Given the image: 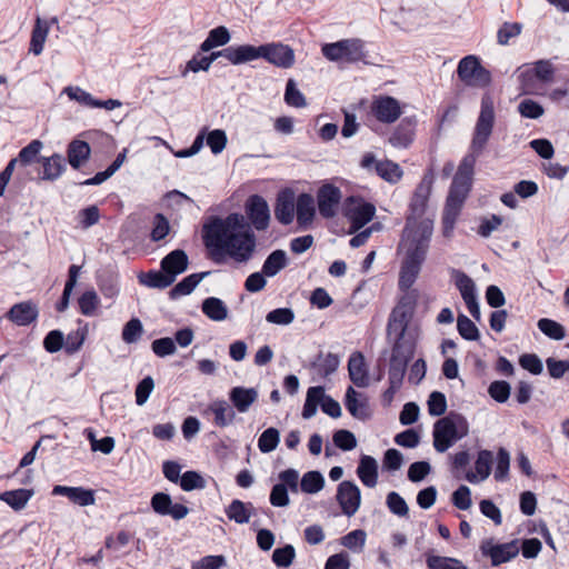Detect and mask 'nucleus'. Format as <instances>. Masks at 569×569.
I'll list each match as a JSON object with an SVG mask.
<instances>
[{
  "mask_svg": "<svg viewBox=\"0 0 569 569\" xmlns=\"http://www.w3.org/2000/svg\"><path fill=\"white\" fill-rule=\"evenodd\" d=\"M433 179L431 170L423 174L421 181L416 187L408 206V213L406 216V224L401 239L405 256L401 261L400 283L403 287H408L416 282L430 247L433 222L432 220L422 217L428 207Z\"/></svg>",
  "mask_w": 569,
  "mask_h": 569,
  "instance_id": "1",
  "label": "nucleus"
},
{
  "mask_svg": "<svg viewBox=\"0 0 569 569\" xmlns=\"http://www.w3.org/2000/svg\"><path fill=\"white\" fill-rule=\"evenodd\" d=\"M202 231L209 256L218 264L223 263L227 257L236 262H247L254 252L256 237L243 214L213 217Z\"/></svg>",
  "mask_w": 569,
  "mask_h": 569,
  "instance_id": "2",
  "label": "nucleus"
},
{
  "mask_svg": "<svg viewBox=\"0 0 569 569\" xmlns=\"http://www.w3.org/2000/svg\"><path fill=\"white\" fill-rule=\"evenodd\" d=\"M493 126V100L489 93H486L481 98L480 113L472 134L470 152L462 158L453 179L471 183L477 158L486 148L492 133Z\"/></svg>",
  "mask_w": 569,
  "mask_h": 569,
  "instance_id": "3",
  "label": "nucleus"
},
{
  "mask_svg": "<svg viewBox=\"0 0 569 569\" xmlns=\"http://www.w3.org/2000/svg\"><path fill=\"white\" fill-rule=\"evenodd\" d=\"M467 419L457 412H450L433 425V447L438 452L447 451L456 441L468 435Z\"/></svg>",
  "mask_w": 569,
  "mask_h": 569,
  "instance_id": "4",
  "label": "nucleus"
},
{
  "mask_svg": "<svg viewBox=\"0 0 569 569\" xmlns=\"http://www.w3.org/2000/svg\"><path fill=\"white\" fill-rule=\"evenodd\" d=\"M401 281V270L399 271L398 286L405 293L399 299L397 306L393 308L389 321H388V335L392 332L405 333L408 327V322L413 315L415 308L418 301V292L411 289L412 284L403 287Z\"/></svg>",
  "mask_w": 569,
  "mask_h": 569,
  "instance_id": "5",
  "label": "nucleus"
},
{
  "mask_svg": "<svg viewBox=\"0 0 569 569\" xmlns=\"http://www.w3.org/2000/svg\"><path fill=\"white\" fill-rule=\"evenodd\" d=\"M323 57L333 62L356 63L365 60V42L358 38L342 39L326 43L321 48Z\"/></svg>",
  "mask_w": 569,
  "mask_h": 569,
  "instance_id": "6",
  "label": "nucleus"
},
{
  "mask_svg": "<svg viewBox=\"0 0 569 569\" xmlns=\"http://www.w3.org/2000/svg\"><path fill=\"white\" fill-rule=\"evenodd\" d=\"M470 190L471 183L458 179L452 180L442 213V224L446 234L455 228Z\"/></svg>",
  "mask_w": 569,
  "mask_h": 569,
  "instance_id": "7",
  "label": "nucleus"
},
{
  "mask_svg": "<svg viewBox=\"0 0 569 569\" xmlns=\"http://www.w3.org/2000/svg\"><path fill=\"white\" fill-rule=\"evenodd\" d=\"M458 78L467 87L483 89L491 83V73L482 64L477 56L463 57L457 67Z\"/></svg>",
  "mask_w": 569,
  "mask_h": 569,
  "instance_id": "8",
  "label": "nucleus"
},
{
  "mask_svg": "<svg viewBox=\"0 0 569 569\" xmlns=\"http://www.w3.org/2000/svg\"><path fill=\"white\" fill-rule=\"evenodd\" d=\"M342 213L350 222V233H353L372 220L376 207L359 196H349L342 203Z\"/></svg>",
  "mask_w": 569,
  "mask_h": 569,
  "instance_id": "9",
  "label": "nucleus"
},
{
  "mask_svg": "<svg viewBox=\"0 0 569 569\" xmlns=\"http://www.w3.org/2000/svg\"><path fill=\"white\" fill-rule=\"evenodd\" d=\"M342 191L333 183L326 182L319 187L316 193L317 209L321 218H335L341 206Z\"/></svg>",
  "mask_w": 569,
  "mask_h": 569,
  "instance_id": "10",
  "label": "nucleus"
},
{
  "mask_svg": "<svg viewBox=\"0 0 569 569\" xmlns=\"http://www.w3.org/2000/svg\"><path fill=\"white\" fill-rule=\"evenodd\" d=\"M325 487V478L320 471L311 470L306 472L299 481V473L295 469H287V491L298 493L299 491L313 495Z\"/></svg>",
  "mask_w": 569,
  "mask_h": 569,
  "instance_id": "11",
  "label": "nucleus"
},
{
  "mask_svg": "<svg viewBox=\"0 0 569 569\" xmlns=\"http://www.w3.org/2000/svg\"><path fill=\"white\" fill-rule=\"evenodd\" d=\"M369 113L381 123L396 122L401 113L400 102L391 96H376L370 103Z\"/></svg>",
  "mask_w": 569,
  "mask_h": 569,
  "instance_id": "12",
  "label": "nucleus"
},
{
  "mask_svg": "<svg viewBox=\"0 0 569 569\" xmlns=\"http://www.w3.org/2000/svg\"><path fill=\"white\" fill-rule=\"evenodd\" d=\"M482 556L489 557L491 565L498 567L516 558L519 553L517 541L506 543H493L492 539H486L480 543Z\"/></svg>",
  "mask_w": 569,
  "mask_h": 569,
  "instance_id": "13",
  "label": "nucleus"
},
{
  "mask_svg": "<svg viewBox=\"0 0 569 569\" xmlns=\"http://www.w3.org/2000/svg\"><path fill=\"white\" fill-rule=\"evenodd\" d=\"M336 499L342 513L351 517L360 507L361 492L355 482L345 480L338 485Z\"/></svg>",
  "mask_w": 569,
  "mask_h": 569,
  "instance_id": "14",
  "label": "nucleus"
},
{
  "mask_svg": "<svg viewBox=\"0 0 569 569\" xmlns=\"http://www.w3.org/2000/svg\"><path fill=\"white\" fill-rule=\"evenodd\" d=\"M62 92L67 94L70 100L77 101L81 106L88 108H102L106 110H113L121 107L122 104L121 101L117 99H96L91 93L77 86H68L63 89Z\"/></svg>",
  "mask_w": 569,
  "mask_h": 569,
  "instance_id": "15",
  "label": "nucleus"
},
{
  "mask_svg": "<svg viewBox=\"0 0 569 569\" xmlns=\"http://www.w3.org/2000/svg\"><path fill=\"white\" fill-rule=\"evenodd\" d=\"M246 214L257 230L267 229L270 212L267 201L258 194L250 196L246 202Z\"/></svg>",
  "mask_w": 569,
  "mask_h": 569,
  "instance_id": "16",
  "label": "nucleus"
},
{
  "mask_svg": "<svg viewBox=\"0 0 569 569\" xmlns=\"http://www.w3.org/2000/svg\"><path fill=\"white\" fill-rule=\"evenodd\" d=\"M417 119L403 118L391 132L388 141L395 148H408L415 140Z\"/></svg>",
  "mask_w": 569,
  "mask_h": 569,
  "instance_id": "17",
  "label": "nucleus"
},
{
  "mask_svg": "<svg viewBox=\"0 0 569 569\" xmlns=\"http://www.w3.org/2000/svg\"><path fill=\"white\" fill-rule=\"evenodd\" d=\"M316 216L315 199L309 193H300L296 201V219L298 227L306 230L311 227Z\"/></svg>",
  "mask_w": 569,
  "mask_h": 569,
  "instance_id": "18",
  "label": "nucleus"
},
{
  "mask_svg": "<svg viewBox=\"0 0 569 569\" xmlns=\"http://www.w3.org/2000/svg\"><path fill=\"white\" fill-rule=\"evenodd\" d=\"M39 315L36 303L32 301H23L13 305L7 312V318L17 326H29Z\"/></svg>",
  "mask_w": 569,
  "mask_h": 569,
  "instance_id": "19",
  "label": "nucleus"
},
{
  "mask_svg": "<svg viewBox=\"0 0 569 569\" xmlns=\"http://www.w3.org/2000/svg\"><path fill=\"white\" fill-rule=\"evenodd\" d=\"M52 495L64 496L73 503L81 507L91 506L94 503V491L91 489H84L82 487H67L57 485L52 489Z\"/></svg>",
  "mask_w": 569,
  "mask_h": 569,
  "instance_id": "20",
  "label": "nucleus"
},
{
  "mask_svg": "<svg viewBox=\"0 0 569 569\" xmlns=\"http://www.w3.org/2000/svg\"><path fill=\"white\" fill-rule=\"evenodd\" d=\"M348 372L350 380L359 388L369 385L368 370L365 357L360 351L353 352L348 360Z\"/></svg>",
  "mask_w": 569,
  "mask_h": 569,
  "instance_id": "21",
  "label": "nucleus"
},
{
  "mask_svg": "<svg viewBox=\"0 0 569 569\" xmlns=\"http://www.w3.org/2000/svg\"><path fill=\"white\" fill-rule=\"evenodd\" d=\"M188 268V256L181 249H176L168 253L161 260V270L167 274L172 276L173 281L177 276L184 272Z\"/></svg>",
  "mask_w": 569,
  "mask_h": 569,
  "instance_id": "22",
  "label": "nucleus"
},
{
  "mask_svg": "<svg viewBox=\"0 0 569 569\" xmlns=\"http://www.w3.org/2000/svg\"><path fill=\"white\" fill-rule=\"evenodd\" d=\"M40 163L42 166L40 178L46 181H56L66 170V160L60 153L42 157Z\"/></svg>",
  "mask_w": 569,
  "mask_h": 569,
  "instance_id": "23",
  "label": "nucleus"
},
{
  "mask_svg": "<svg viewBox=\"0 0 569 569\" xmlns=\"http://www.w3.org/2000/svg\"><path fill=\"white\" fill-rule=\"evenodd\" d=\"M207 411L214 416L213 423L220 428L230 426L236 419L234 409L226 400L222 399L212 401L209 405Z\"/></svg>",
  "mask_w": 569,
  "mask_h": 569,
  "instance_id": "24",
  "label": "nucleus"
},
{
  "mask_svg": "<svg viewBox=\"0 0 569 569\" xmlns=\"http://www.w3.org/2000/svg\"><path fill=\"white\" fill-rule=\"evenodd\" d=\"M357 476L363 486L376 487L378 482V463L371 456L363 455L359 460Z\"/></svg>",
  "mask_w": 569,
  "mask_h": 569,
  "instance_id": "25",
  "label": "nucleus"
},
{
  "mask_svg": "<svg viewBox=\"0 0 569 569\" xmlns=\"http://www.w3.org/2000/svg\"><path fill=\"white\" fill-rule=\"evenodd\" d=\"M229 399L233 407L243 413L258 399V391L254 388L234 387L229 392Z\"/></svg>",
  "mask_w": 569,
  "mask_h": 569,
  "instance_id": "26",
  "label": "nucleus"
},
{
  "mask_svg": "<svg viewBox=\"0 0 569 569\" xmlns=\"http://www.w3.org/2000/svg\"><path fill=\"white\" fill-rule=\"evenodd\" d=\"M90 153V146L83 140H72L67 148L68 162L76 170L88 161Z\"/></svg>",
  "mask_w": 569,
  "mask_h": 569,
  "instance_id": "27",
  "label": "nucleus"
},
{
  "mask_svg": "<svg viewBox=\"0 0 569 569\" xmlns=\"http://www.w3.org/2000/svg\"><path fill=\"white\" fill-rule=\"evenodd\" d=\"M359 393L349 387L346 392L345 406L353 418L366 420L370 417L369 407L366 400H358Z\"/></svg>",
  "mask_w": 569,
  "mask_h": 569,
  "instance_id": "28",
  "label": "nucleus"
},
{
  "mask_svg": "<svg viewBox=\"0 0 569 569\" xmlns=\"http://www.w3.org/2000/svg\"><path fill=\"white\" fill-rule=\"evenodd\" d=\"M555 69L549 60H539L535 63L532 70H528L521 73L522 84L527 86V81L532 78H537L538 80L547 83L553 80Z\"/></svg>",
  "mask_w": 569,
  "mask_h": 569,
  "instance_id": "29",
  "label": "nucleus"
},
{
  "mask_svg": "<svg viewBox=\"0 0 569 569\" xmlns=\"http://www.w3.org/2000/svg\"><path fill=\"white\" fill-rule=\"evenodd\" d=\"M259 58V47L251 44L230 46V63L232 64H242Z\"/></svg>",
  "mask_w": 569,
  "mask_h": 569,
  "instance_id": "30",
  "label": "nucleus"
},
{
  "mask_svg": "<svg viewBox=\"0 0 569 569\" xmlns=\"http://www.w3.org/2000/svg\"><path fill=\"white\" fill-rule=\"evenodd\" d=\"M33 496L32 489H16L4 491L0 495V500L9 505L13 510H21Z\"/></svg>",
  "mask_w": 569,
  "mask_h": 569,
  "instance_id": "31",
  "label": "nucleus"
},
{
  "mask_svg": "<svg viewBox=\"0 0 569 569\" xmlns=\"http://www.w3.org/2000/svg\"><path fill=\"white\" fill-rule=\"evenodd\" d=\"M139 282L149 288L164 289L171 286L174 281L172 276L167 274L164 271L152 270L140 273Z\"/></svg>",
  "mask_w": 569,
  "mask_h": 569,
  "instance_id": "32",
  "label": "nucleus"
},
{
  "mask_svg": "<svg viewBox=\"0 0 569 569\" xmlns=\"http://www.w3.org/2000/svg\"><path fill=\"white\" fill-rule=\"evenodd\" d=\"M230 32L226 27H217L209 31L206 40L200 44V50L203 52H208L216 47L227 44L230 41Z\"/></svg>",
  "mask_w": 569,
  "mask_h": 569,
  "instance_id": "33",
  "label": "nucleus"
},
{
  "mask_svg": "<svg viewBox=\"0 0 569 569\" xmlns=\"http://www.w3.org/2000/svg\"><path fill=\"white\" fill-rule=\"evenodd\" d=\"M202 312L213 321H222L228 316V309L224 302L214 297H209L202 302Z\"/></svg>",
  "mask_w": 569,
  "mask_h": 569,
  "instance_id": "34",
  "label": "nucleus"
},
{
  "mask_svg": "<svg viewBox=\"0 0 569 569\" xmlns=\"http://www.w3.org/2000/svg\"><path fill=\"white\" fill-rule=\"evenodd\" d=\"M252 509L253 507L250 502L246 503L236 499L226 509V515L230 520L242 525L249 521Z\"/></svg>",
  "mask_w": 569,
  "mask_h": 569,
  "instance_id": "35",
  "label": "nucleus"
},
{
  "mask_svg": "<svg viewBox=\"0 0 569 569\" xmlns=\"http://www.w3.org/2000/svg\"><path fill=\"white\" fill-rule=\"evenodd\" d=\"M207 274L208 272H200L187 276L170 290V297L176 299L190 295Z\"/></svg>",
  "mask_w": 569,
  "mask_h": 569,
  "instance_id": "36",
  "label": "nucleus"
},
{
  "mask_svg": "<svg viewBox=\"0 0 569 569\" xmlns=\"http://www.w3.org/2000/svg\"><path fill=\"white\" fill-rule=\"evenodd\" d=\"M49 32V26L47 21H43L39 17L36 20V26L32 30L31 41H30V51L34 56H39L42 50Z\"/></svg>",
  "mask_w": 569,
  "mask_h": 569,
  "instance_id": "37",
  "label": "nucleus"
},
{
  "mask_svg": "<svg viewBox=\"0 0 569 569\" xmlns=\"http://www.w3.org/2000/svg\"><path fill=\"white\" fill-rule=\"evenodd\" d=\"M376 173L390 183H397L402 178L400 166L391 160H383L376 163Z\"/></svg>",
  "mask_w": 569,
  "mask_h": 569,
  "instance_id": "38",
  "label": "nucleus"
},
{
  "mask_svg": "<svg viewBox=\"0 0 569 569\" xmlns=\"http://www.w3.org/2000/svg\"><path fill=\"white\" fill-rule=\"evenodd\" d=\"M260 58L277 66L284 67V47L282 43H267L259 46Z\"/></svg>",
  "mask_w": 569,
  "mask_h": 569,
  "instance_id": "39",
  "label": "nucleus"
},
{
  "mask_svg": "<svg viewBox=\"0 0 569 569\" xmlns=\"http://www.w3.org/2000/svg\"><path fill=\"white\" fill-rule=\"evenodd\" d=\"M451 278L453 279L455 284L463 300L476 296L475 282L467 273L458 269H452Z\"/></svg>",
  "mask_w": 569,
  "mask_h": 569,
  "instance_id": "40",
  "label": "nucleus"
},
{
  "mask_svg": "<svg viewBox=\"0 0 569 569\" xmlns=\"http://www.w3.org/2000/svg\"><path fill=\"white\" fill-rule=\"evenodd\" d=\"M339 363L340 360L337 355L331 352L325 355L320 352L313 362V368L320 376L328 377L338 369Z\"/></svg>",
  "mask_w": 569,
  "mask_h": 569,
  "instance_id": "41",
  "label": "nucleus"
},
{
  "mask_svg": "<svg viewBox=\"0 0 569 569\" xmlns=\"http://www.w3.org/2000/svg\"><path fill=\"white\" fill-rule=\"evenodd\" d=\"M426 563L428 569H468V567L457 558L431 553L426 555Z\"/></svg>",
  "mask_w": 569,
  "mask_h": 569,
  "instance_id": "42",
  "label": "nucleus"
},
{
  "mask_svg": "<svg viewBox=\"0 0 569 569\" xmlns=\"http://www.w3.org/2000/svg\"><path fill=\"white\" fill-rule=\"evenodd\" d=\"M43 148L42 141L36 139L32 140L29 144L22 148L17 157L20 166H30L34 162H40L41 158L40 152Z\"/></svg>",
  "mask_w": 569,
  "mask_h": 569,
  "instance_id": "43",
  "label": "nucleus"
},
{
  "mask_svg": "<svg viewBox=\"0 0 569 569\" xmlns=\"http://www.w3.org/2000/svg\"><path fill=\"white\" fill-rule=\"evenodd\" d=\"M396 335V341L391 350L392 359L397 358L398 361L405 362L408 365L410 359L413 356V346L412 343L405 340V333L393 332Z\"/></svg>",
  "mask_w": 569,
  "mask_h": 569,
  "instance_id": "44",
  "label": "nucleus"
},
{
  "mask_svg": "<svg viewBox=\"0 0 569 569\" xmlns=\"http://www.w3.org/2000/svg\"><path fill=\"white\" fill-rule=\"evenodd\" d=\"M323 398L322 387H310L307 391V398L302 409V417L309 419L317 412V407Z\"/></svg>",
  "mask_w": 569,
  "mask_h": 569,
  "instance_id": "45",
  "label": "nucleus"
},
{
  "mask_svg": "<svg viewBox=\"0 0 569 569\" xmlns=\"http://www.w3.org/2000/svg\"><path fill=\"white\" fill-rule=\"evenodd\" d=\"M280 441V432L276 428L266 429L258 439V448L261 452L268 453L277 448Z\"/></svg>",
  "mask_w": 569,
  "mask_h": 569,
  "instance_id": "46",
  "label": "nucleus"
},
{
  "mask_svg": "<svg viewBox=\"0 0 569 569\" xmlns=\"http://www.w3.org/2000/svg\"><path fill=\"white\" fill-rule=\"evenodd\" d=\"M79 309L83 316L91 317L99 306V297L94 290L84 291L79 300Z\"/></svg>",
  "mask_w": 569,
  "mask_h": 569,
  "instance_id": "47",
  "label": "nucleus"
},
{
  "mask_svg": "<svg viewBox=\"0 0 569 569\" xmlns=\"http://www.w3.org/2000/svg\"><path fill=\"white\" fill-rule=\"evenodd\" d=\"M538 328L547 337L555 339V340H561L566 336L563 326L555 320H551V319H547V318L540 319L538 321Z\"/></svg>",
  "mask_w": 569,
  "mask_h": 569,
  "instance_id": "48",
  "label": "nucleus"
},
{
  "mask_svg": "<svg viewBox=\"0 0 569 569\" xmlns=\"http://www.w3.org/2000/svg\"><path fill=\"white\" fill-rule=\"evenodd\" d=\"M457 329L459 335L469 341L479 339V330L477 326L465 315H459L457 318Z\"/></svg>",
  "mask_w": 569,
  "mask_h": 569,
  "instance_id": "49",
  "label": "nucleus"
},
{
  "mask_svg": "<svg viewBox=\"0 0 569 569\" xmlns=\"http://www.w3.org/2000/svg\"><path fill=\"white\" fill-rule=\"evenodd\" d=\"M284 267V251H273L264 261L262 266L263 274L268 277L274 276L280 269Z\"/></svg>",
  "mask_w": 569,
  "mask_h": 569,
  "instance_id": "50",
  "label": "nucleus"
},
{
  "mask_svg": "<svg viewBox=\"0 0 569 569\" xmlns=\"http://www.w3.org/2000/svg\"><path fill=\"white\" fill-rule=\"evenodd\" d=\"M428 412L432 417H440L447 410V399L445 393L440 391H432L429 395L428 401Z\"/></svg>",
  "mask_w": 569,
  "mask_h": 569,
  "instance_id": "51",
  "label": "nucleus"
},
{
  "mask_svg": "<svg viewBox=\"0 0 569 569\" xmlns=\"http://www.w3.org/2000/svg\"><path fill=\"white\" fill-rule=\"evenodd\" d=\"M180 487L184 491H192L196 489H204L206 488V480L203 477L198 473L197 471H186L180 480Z\"/></svg>",
  "mask_w": 569,
  "mask_h": 569,
  "instance_id": "52",
  "label": "nucleus"
},
{
  "mask_svg": "<svg viewBox=\"0 0 569 569\" xmlns=\"http://www.w3.org/2000/svg\"><path fill=\"white\" fill-rule=\"evenodd\" d=\"M510 385L505 380H496L489 385V396L499 403H505L510 397Z\"/></svg>",
  "mask_w": 569,
  "mask_h": 569,
  "instance_id": "53",
  "label": "nucleus"
},
{
  "mask_svg": "<svg viewBox=\"0 0 569 569\" xmlns=\"http://www.w3.org/2000/svg\"><path fill=\"white\" fill-rule=\"evenodd\" d=\"M522 24L519 22H505L497 32V41L501 46H507L511 38L521 33Z\"/></svg>",
  "mask_w": 569,
  "mask_h": 569,
  "instance_id": "54",
  "label": "nucleus"
},
{
  "mask_svg": "<svg viewBox=\"0 0 569 569\" xmlns=\"http://www.w3.org/2000/svg\"><path fill=\"white\" fill-rule=\"evenodd\" d=\"M143 332V327L138 318L129 320L122 329V340L126 343L137 342Z\"/></svg>",
  "mask_w": 569,
  "mask_h": 569,
  "instance_id": "55",
  "label": "nucleus"
},
{
  "mask_svg": "<svg viewBox=\"0 0 569 569\" xmlns=\"http://www.w3.org/2000/svg\"><path fill=\"white\" fill-rule=\"evenodd\" d=\"M387 507L389 510L399 517L408 516L409 508L406 500L396 491H391L387 496Z\"/></svg>",
  "mask_w": 569,
  "mask_h": 569,
  "instance_id": "56",
  "label": "nucleus"
},
{
  "mask_svg": "<svg viewBox=\"0 0 569 569\" xmlns=\"http://www.w3.org/2000/svg\"><path fill=\"white\" fill-rule=\"evenodd\" d=\"M332 440L335 446L343 451H350L357 446L355 435L351 431L345 429L336 431L333 433Z\"/></svg>",
  "mask_w": 569,
  "mask_h": 569,
  "instance_id": "57",
  "label": "nucleus"
},
{
  "mask_svg": "<svg viewBox=\"0 0 569 569\" xmlns=\"http://www.w3.org/2000/svg\"><path fill=\"white\" fill-rule=\"evenodd\" d=\"M492 453L489 450H481L475 462V469L481 480L489 477L491 472Z\"/></svg>",
  "mask_w": 569,
  "mask_h": 569,
  "instance_id": "58",
  "label": "nucleus"
},
{
  "mask_svg": "<svg viewBox=\"0 0 569 569\" xmlns=\"http://www.w3.org/2000/svg\"><path fill=\"white\" fill-rule=\"evenodd\" d=\"M227 134L221 129H214L207 136V144L213 154H219L223 151L227 144Z\"/></svg>",
  "mask_w": 569,
  "mask_h": 569,
  "instance_id": "59",
  "label": "nucleus"
},
{
  "mask_svg": "<svg viewBox=\"0 0 569 569\" xmlns=\"http://www.w3.org/2000/svg\"><path fill=\"white\" fill-rule=\"evenodd\" d=\"M367 535L362 529H356L342 537L341 543L351 550H361L366 543Z\"/></svg>",
  "mask_w": 569,
  "mask_h": 569,
  "instance_id": "60",
  "label": "nucleus"
},
{
  "mask_svg": "<svg viewBox=\"0 0 569 569\" xmlns=\"http://www.w3.org/2000/svg\"><path fill=\"white\" fill-rule=\"evenodd\" d=\"M510 466V456L509 452L500 448L497 453V465L495 470V479L497 481H502L507 478Z\"/></svg>",
  "mask_w": 569,
  "mask_h": 569,
  "instance_id": "61",
  "label": "nucleus"
},
{
  "mask_svg": "<svg viewBox=\"0 0 569 569\" xmlns=\"http://www.w3.org/2000/svg\"><path fill=\"white\" fill-rule=\"evenodd\" d=\"M152 510L160 516H168L172 503L171 497L164 492H157L151 498Z\"/></svg>",
  "mask_w": 569,
  "mask_h": 569,
  "instance_id": "62",
  "label": "nucleus"
},
{
  "mask_svg": "<svg viewBox=\"0 0 569 569\" xmlns=\"http://www.w3.org/2000/svg\"><path fill=\"white\" fill-rule=\"evenodd\" d=\"M151 349L158 357H167L176 352V345L173 339L169 337L156 339L151 343Z\"/></svg>",
  "mask_w": 569,
  "mask_h": 569,
  "instance_id": "63",
  "label": "nucleus"
},
{
  "mask_svg": "<svg viewBox=\"0 0 569 569\" xmlns=\"http://www.w3.org/2000/svg\"><path fill=\"white\" fill-rule=\"evenodd\" d=\"M452 503L456 508L460 510H467L471 507V492L470 489L461 485L453 493H452Z\"/></svg>",
  "mask_w": 569,
  "mask_h": 569,
  "instance_id": "64",
  "label": "nucleus"
}]
</instances>
